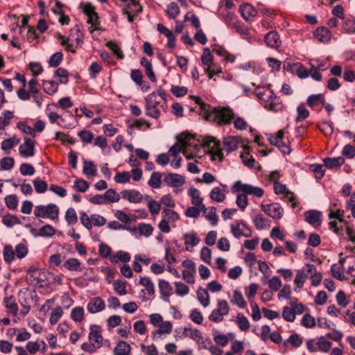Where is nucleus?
Here are the masks:
<instances>
[{"mask_svg": "<svg viewBox=\"0 0 355 355\" xmlns=\"http://www.w3.org/2000/svg\"><path fill=\"white\" fill-rule=\"evenodd\" d=\"M164 182L169 187H179L185 182L184 176L177 173H169L164 179Z\"/></svg>", "mask_w": 355, "mask_h": 355, "instance_id": "13", "label": "nucleus"}, {"mask_svg": "<svg viewBox=\"0 0 355 355\" xmlns=\"http://www.w3.org/2000/svg\"><path fill=\"white\" fill-rule=\"evenodd\" d=\"M297 116L295 119L296 122L306 119L309 116V111L305 107L303 103L299 105L297 108Z\"/></svg>", "mask_w": 355, "mask_h": 355, "instance_id": "52", "label": "nucleus"}, {"mask_svg": "<svg viewBox=\"0 0 355 355\" xmlns=\"http://www.w3.org/2000/svg\"><path fill=\"white\" fill-rule=\"evenodd\" d=\"M178 141L182 144L183 149L177 144L172 146L169 150V152L172 155L176 156L180 152H182L184 155L187 159L193 158V155H190L188 153V147L191 146V144L189 143L191 136L187 134H181L178 137Z\"/></svg>", "mask_w": 355, "mask_h": 355, "instance_id": "4", "label": "nucleus"}, {"mask_svg": "<svg viewBox=\"0 0 355 355\" xmlns=\"http://www.w3.org/2000/svg\"><path fill=\"white\" fill-rule=\"evenodd\" d=\"M203 145L210 148V154L212 155V160L218 159L219 161H223V149L220 148L219 141H217L214 137H206L203 139Z\"/></svg>", "mask_w": 355, "mask_h": 355, "instance_id": "7", "label": "nucleus"}, {"mask_svg": "<svg viewBox=\"0 0 355 355\" xmlns=\"http://www.w3.org/2000/svg\"><path fill=\"white\" fill-rule=\"evenodd\" d=\"M58 88V84L53 80H46L43 82V90L49 95L54 94Z\"/></svg>", "mask_w": 355, "mask_h": 355, "instance_id": "35", "label": "nucleus"}, {"mask_svg": "<svg viewBox=\"0 0 355 355\" xmlns=\"http://www.w3.org/2000/svg\"><path fill=\"white\" fill-rule=\"evenodd\" d=\"M313 36L321 42H327L331 37V31L326 27H318L313 32Z\"/></svg>", "mask_w": 355, "mask_h": 355, "instance_id": "19", "label": "nucleus"}, {"mask_svg": "<svg viewBox=\"0 0 355 355\" xmlns=\"http://www.w3.org/2000/svg\"><path fill=\"white\" fill-rule=\"evenodd\" d=\"M175 293L180 296H184L189 292V288L180 282H175Z\"/></svg>", "mask_w": 355, "mask_h": 355, "instance_id": "63", "label": "nucleus"}, {"mask_svg": "<svg viewBox=\"0 0 355 355\" xmlns=\"http://www.w3.org/2000/svg\"><path fill=\"white\" fill-rule=\"evenodd\" d=\"M230 302L231 303L236 304L240 309H244L246 306V302L241 293L237 290L234 291L233 296L230 300Z\"/></svg>", "mask_w": 355, "mask_h": 355, "instance_id": "30", "label": "nucleus"}, {"mask_svg": "<svg viewBox=\"0 0 355 355\" xmlns=\"http://www.w3.org/2000/svg\"><path fill=\"white\" fill-rule=\"evenodd\" d=\"M236 323L239 328L243 331H245L250 328V322L248 318L243 313H238L236 319Z\"/></svg>", "mask_w": 355, "mask_h": 355, "instance_id": "36", "label": "nucleus"}, {"mask_svg": "<svg viewBox=\"0 0 355 355\" xmlns=\"http://www.w3.org/2000/svg\"><path fill=\"white\" fill-rule=\"evenodd\" d=\"M71 318L75 322H81L84 318V309L81 306H76L71 312Z\"/></svg>", "mask_w": 355, "mask_h": 355, "instance_id": "49", "label": "nucleus"}, {"mask_svg": "<svg viewBox=\"0 0 355 355\" xmlns=\"http://www.w3.org/2000/svg\"><path fill=\"white\" fill-rule=\"evenodd\" d=\"M239 139L236 137L230 136L224 138L223 146L224 149L227 153H230L236 150L238 148Z\"/></svg>", "mask_w": 355, "mask_h": 355, "instance_id": "23", "label": "nucleus"}, {"mask_svg": "<svg viewBox=\"0 0 355 355\" xmlns=\"http://www.w3.org/2000/svg\"><path fill=\"white\" fill-rule=\"evenodd\" d=\"M78 135L80 140L85 144H90L94 139V134L86 130L79 131Z\"/></svg>", "mask_w": 355, "mask_h": 355, "instance_id": "60", "label": "nucleus"}, {"mask_svg": "<svg viewBox=\"0 0 355 355\" xmlns=\"http://www.w3.org/2000/svg\"><path fill=\"white\" fill-rule=\"evenodd\" d=\"M233 192L243 191L245 195H253L261 198L263 195V190L258 187H254L249 184H243L241 181H236L233 187Z\"/></svg>", "mask_w": 355, "mask_h": 355, "instance_id": "8", "label": "nucleus"}, {"mask_svg": "<svg viewBox=\"0 0 355 355\" xmlns=\"http://www.w3.org/2000/svg\"><path fill=\"white\" fill-rule=\"evenodd\" d=\"M130 352V346L125 341H119L114 347V355H129Z\"/></svg>", "mask_w": 355, "mask_h": 355, "instance_id": "28", "label": "nucleus"}, {"mask_svg": "<svg viewBox=\"0 0 355 355\" xmlns=\"http://www.w3.org/2000/svg\"><path fill=\"white\" fill-rule=\"evenodd\" d=\"M89 339L95 348H99L103 345V336H101V328L96 325H92Z\"/></svg>", "mask_w": 355, "mask_h": 355, "instance_id": "12", "label": "nucleus"}, {"mask_svg": "<svg viewBox=\"0 0 355 355\" xmlns=\"http://www.w3.org/2000/svg\"><path fill=\"white\" fill-rule=\"evenodd\" d=\"M184 244L187 245V250H188L187 245H190L193 247L197 245L200 242V239L198 238L195 232L184 234Z\"/></svg>", "mask_w": 355, "mask_h": 355, "instance_id": "37", "label": "nucleus"}, {"mask_svg": "<svg viewBox=\"0 0 355 355\" xmlns=\"http://www.w3.org/2000/svg\"><path fill=\"white\" fill-rule=\"evenodd\" d=\"M230 228L231 233L238 239L242 236L250 237L252 235L251 229L243 220L237 222L236 224L231 225Z\"/></svg>", "mask_w": 355, "mask_h": 355, "instance_id": "9", "label": "nucleus"}, {"mask_svg": "<svg viewBox=\"0 0 355 355\" xmlns=\"http://www.w3.org/2000/svg\"><path fill=\"white\" fill-rule=\"evenodd\" d=\"M63 266L69 271H82L83 269L80 261L76 258H69L64 263Z\"/></svg>", "mask_w": 355, "mask_h": 355, "instance_id": "24", "label": "nucleus"}, {"mask_svg": "<svg viewBox=\"0 0 355 355\" xmlns=\"http://www.w3.org/2000/svg\"><path fill=\"white\" fill-rule=\"evenodd\" d=\"M212 51L219 56L224 57L227 61L234 62L235 57L229 53L224 47L218 44H214L212 46Z\"/></svg>", "mask_w": 355, "mask_h": 355, "instance_id": "26", "label": "nucleus"}, {"mask_svg": "<svg viewBox=\"0 0 355 355\" xmlns=\"http://www.w3.org/2000/svg\"><path fill=\"white\" fill-rule=\"evenodd\" d=\"M146 103V114L150 117L158 119L162 111L164 112L166 111V103L159 100L155 92L147 96Z\"/></svg>", "mask_w": 355, "mask_h": 355, "instance_id": "2", "label": "nucleus"}, {"mask_svg": "<svg viewBox=\"0 0 355 355\" xmlns=\"http://www.w3.org/2000/svg\"><path fill=\"white\" fill-rule=\"evenodd\" d=\"M63 59V54L62 52H56L53 53L49 58L48 63L51 67H57L60 65Z\"/></svg>", "mask_w": 355, "mask_h": 355, "instance_id": "48", "label": "nucleus"}, {"mask_svg": "<svg viewBox=\"0 0 355 355\" xmlns=\"http://www.w3.org/2000/svg\"><path fill=\"white\" fill-rule=\"evenodd\" d=\"M325 168L326 167L322 164H314L310 166L311 171L315 173V178L318 179H321L322 178H323L324 175Z\"/></svg>", "mask_w": 355, "mask_h": 355, "instance_id": "58", "label": "nucleus"}, {"mask_svg": "<svg viewBox=\"0 0 355 355\" xmlns=\"http://www.w3.org/2000/svg\"><path fill=\"white\" fill-rule=\"evenodd\" d=\"M5 306L9 310L10 313L12 315H16L18 311V306L15 302L13 296L6 297L3 300Z\"/></svg>", "mask_w": 355, "mask_h": 355, "instance_id": "31", "label": "nucleus"}, {"mask_svg": "<svg viewBox=\"0 0 355 355\" xmlns=\"http://www.w3.org/2000/svg\"><path fill=\"white\" fill-rule=\"evenodd\" d=\"M182 336L189 337L198 343L202 338L201 333L198 329L189 327H185L184 329Z\"/></svg>", "mask_w": 355, "mask_h": 355, "instance_id": "27", "label": "nucleus"}, {"mask_svg": "<svg viewBox=\"0 0 355 355\" xmlns=\"http://www.w3.org/2000/svg\"><path fill=\"white\" fill-rule=\"evenodd\" d=\"M104 198H105L106 202H118L120 199V196L115 190L114 189H108L105 193H104Z\"/></svg>", "mask_w": 355, "mask_h": 355, "instance_id": "64", "label": "nucleus"}, {"mask_svg": "<svg viewBox=\"0 0 355 355\" xmlns=\"http://www.w3.org/2000/svg\"><path fill=\"white\" fill-rule=\"evenodd\" d=\"M77 37L75 38L76 41V46L73 47L71 44H69V41L71 40V36L72 33H70L69 36L67 38H64V36L62 35L60 33H57L55 36L56 37L61 41V45L65 47L66 51H69L72 53H75L76 52V49L82 46L83 43V35L80 32L79 28H76Z\"/></svg>", "mask_w": 355, "mask_h": 355, "instance_id": "6", "label": "nucleus"}, {"mask_svg": "<svg viewBox=\"0 0 355 355\" xmlns=\"http://www.w3.org/2000/svg\"><path fill=\"white\" fill-rule=\"evenodd\" d=\"M230 312V306L226 300H218L217 308L211 311L209 315V320L214 322H220L223 317Z\"/></svg>", "mask_w": 355, "mask_h": 355, "instance_id": "5", "label": "nucleus"}, {"mask_svg": "<svg viewBox=\"0 0 355 355\" xmlns=\"http://www.w3.org/2000/svg\"><path fill=\"white\" fill-rule=\"evenodd\" d=\"M35 141L29 137H24V143L19 147V154L23 157L34 155Z\"/></svg>", "mask_w": 355, "mask_h": 355, "instance_id": "11", "label": "nucleus"}, {"mask_svg": "<svg viewBox=\"0 0 355 355\" xmlns=\"http://www.w3.org/2000/svg\"><path fill=\"white\" fill-rule=\"evenodd\" d=\"M159 330L153 332V338L155 339L157 334H169L172 331L173 325L169 321L162 322Z\"/></svg>", "mask_w": 355, "mask_h": 355, "instance_id": "29", "label": "nucleus"}, {"mask_svg": "<svg viewBox=\"0 0 355 355\" xmlns=\"http://www.w3.org/2000/svg\"><path fill=\"white\" fill-rule=\"evenodd\" d=\"M264 41L268 46L277 49L281 46V40L277 31L268 32L264 37Z\"/></svg>", "mask_w": 355, "mask_h": 355, "instance_id": "15", "label": "nucleus"}, {"mask_svg": "<svg viewBox=\"0 0 355 355\" xmlns=\"http://www.w3.org/2000/svg\"><path fill=\"white\" fill-rule=\"evenodd\" d=\"M197 297L204 307L209 306L210 300L209 295L206 289L200 288L197 291Z\"/></svg>", "mask_w": 355, "mask_h": 355, "instance_id": "34", "label": "nucleus"}, {"mask_svg": "<svg viewBox=\"0 0 355 355\" xmlns=\"http://www.w3.org/2000/svg\"><path fill=\"white\" fill-rule=\"evenodd\" d=\"M253 222L255 227L257 230H261L266 227L268 220L265 218L262 214H259L254 216L253 218Z\"/></svg>", "mask_w": 355, "mask_h": 355, "instance_id": "53", "label": "nucleus"}, {"mask_svg": "<svg viewBox=\"0 0 355 355\" xmlns=\"http://www.w3.org/2000/svg\"><path fill=\"white\" fill-rule=\"evenodd\" d=\"M318 350L327 352L331 347V343L327 340L324 336H320L317 342Z\"/></svg>", "mask_w": 355, "mask_h": 355, "instance_id": "59", "label": "nucleus"}, {"mask_svg": "<svg viewBox=\"0 0 355 355\" xmlns=\"http://www.w3.org/2000/svg\"><path fill=\"white\" fill-rule=\"evenodd\" d=\"M162 214V218L168 222L175 221L179 218V215L176 211L168 208L164 209Z\"/></svg>", "mask_w": 355, "mask_h": 355, "instance_id": "46", "label": "nucleus"}, {"mask_svg": "<svg viewBox=\"0 0 355 355\" xmlns=\"http://www.w3.org/2000/svg\"><path fill=\"white\" fill-rule=\"evenodd\" d=\"M295 73L300 78H306L310 76L309 71L307 70L301 63H294Z\"/></svg>", "mask_w": 355, "mask_h": 355, "instance_id": "47", "label": "nucleus"}, {"mask_svg": "<svg viewBox=\"0 0 355 355\" xmlns=\"http://www.w3.org/2000/svg\"><path fill=\"white\" fill-rule=\"evenodd\" d=\"M60 214L59 207L53 203L47 205H37L35 207L34 215L37 218H49L52 220L58 218Z\"/></svg>", "mask_w": 355, "mask_h": 355, "instance_id": "3", "label": "nucleus"}, {"mask_svg": "<svg viewBox=\"0 0 355 355\" xmlns=\"http://www.w3.org/2000/svg\"><path fill=\"white\" fill-rule=\"evenodd\" d=\"M2 223L6 226L10 227L15 225L21 224V220L15 215H7L3 217Z\"/></svg>", "mask_w": 355, "mask_h": 355, "instance_id": "44", "label": "nucleus"}, {"mask_svg": "<svg viewBox=\"0 0 355 355\" xmlns=\"http://www.w3.org/2000/svg\"><path fill=\"white\" fill-rule=\"evenodd\" d=\"M139 284L146 287L147 293L149 295H153L155 294V287L151 279L146 277H141L139 281Z\"/></svg>", "mask_w": 355, "mask_h": 355, "instance_id": "33", "label": "nucleus"}, {"mask_svg": "<svg viewBox=\"0 0 355 355\" xmlns=\"http://www.w3.org/2000/svg\"><path fill=\"white\" fill-rule=\"evenodd\" d=\"M55 76L59 78L60 84H66L69 81V72L64 68H58L55 71Z\"/></svg>", "mask_w": 355, "mask_h": 355, "instance_id": "51", "label": "nucleus"}, {"mask_svg": "<svg viewBox=\"0 0 355 355\" xmlns=\"http://www.w3.org/2000/svg\"><path fill=\"white\" fill-rule=\"evenodd\" d=\"M322 101L323 94H311L306 99L308 105L312 108L317 107Z\"/></svg>", "mask_w": 355, "mask_h": 355, "instance_id": "39", "label": "nucleus"}, {"mask_svg": "<svg viewBox=\"0 0 355 355\" xmlns=\"http://www.w3.org/2000/svg\"><path fill=\"white\" fill-rule=\"evenodd\" d=\"M65 220L68 225H72L78 222V217L76 212L73 208H69L65 213Z\"/></svg>", "mask_w": 355, "mask_h": 355, "instance_id": "45", "label": "nucleus"}, {"mask_svg": "<svg viewBox=\"0 0 355 355\" xmlns=\"http://www.w3.org/2000/svg\"><path fill=\"white\" fill-rule=\"evenodd\" d=\"M216 212V207H211L208 208L207 211L205 214L206 219L209 220L211 223V224L214 226L216 225L218 223V216Z\"/></svg>", "mask_w": 355, "mask_h": 355, "instance_id": "43", "label": "nucleus"}, {"mask_svg": "<svg viewBox=\"0 0 355 355\" xmlns=\"http://www.w3.org/2000/svg\"><path fill=\"white\" fill-rule=\"evenodd\" d=\"M15 250L11 245H6L3 250V256L6 263L12 262L15 259Z\"/></svg>", "mask_w": 355, "mask_h": 355, "instance_id": "50", "label": "nucleus"}, {"mask_svg": "<svg viewBox=\"0 0 355 355\" xmlns=\"http://www.w3.org/2000/svg\"><path fill=\"white\" fill-rule=\"evenodd\" d=\"M114 288L115 291L120 295H124L127 293L125 288L126 282L120 279L114 282Z\"/></svg>", "mask_w": 355, "mask_h": 355, "instance_id": "62", "label": "nucleus"}, {"mask_svg": "<svg viewBox=\"0 0 355 355\" xmlns=\"http://www.w3.org/2000/svg\"><path fill=\"white\" fill-rule=\"evenodd\" d=\"M261 208L268 216L274 218L279 219L282 217L284 209L278 203H272L270 205H261Z\"/></svg>", "mask_w": 355, "mask_h": 355, "instance_id": "10", "label": "nucleus"}, {"mask_svg": "<svg viewBox=\"0 0 355 355\" xmlns=\"http://www.w3.org/2000/svg\"><path fill=\"white\" fill-rule=\"evenodd\" d=\"M159 289L162 295V298L164 301L169 302L168 297L172 294L173 288L170 284L164 279L159 282Z\"/></svg>", "mask_w": 355, "mask_h": 355, "instance_id": "21", "label": "nucleus"}, {"mask_svg": "<svg viewBox=\"0 0 355 355\" xmlns=\"http://www.w3.org/2000/svg\"><path fill=\"white\" fill-rule=\"evenodd\" d=\"M121 194L123 198L128 200L130 202L137 203L142 200V195L141 193L135 189L124 190L121 192Z\"/></svg>", "mask_w": 355, "mask_h": 355, "instance_id": "20", "label": "nucleus"}, {"mask_svg": "<svg viewBox=\"0 0 355 355\" xmlns=\"http://www.w3.org/2000/svg\"><path fill=\"white\" fill-rule=\"evenodd\" d=\"M15 164V159L11 157H5L0 161L1 168L3 171L11 170Z\"/></svg>", "mask_w": 355, "mask_h": 355, "instance_id": "56", "label": "nucleus"}, {"mask_svg": "<svg viewBox=\"0 0 355 355\" xmlns=\"http://www.w3.org/2000/svg\"><path fill=\"white\" fill-rule=\"evenodd\" d=\"M33 183L34 189L37 193H44L47 190L48 184L45 181L36 179L33 180Z\"/></svg>", "mask_w": 355, "mask_h": 355, "instance_id": "61", "label": "nucleus"}, {"mask_svg": "<svg viewBox=\"0 0 355 355\" xmlns=\"http://www.w3.org/2000/svg\"><path fill=\"white\" fill-rule=\"evenodd\" d=\"M195 102L200 105V113L202 117L209 121H214L218 124H230L234 118L233 110L229 107H211L204 103L200 97L192 96Z\"/></svg>", "mask_w": 355, "mask_h": 355, "instance_id": "1", "label": "nucleus"}, {"mask_svg": "<svg viewBox=\"0 0 355 355\" xmlns=\"http://www.w3.org/2000/svg\"><path fill=\"white\" fill-rule=\"evenodd\" d=\"M318 128L326 136L331 135L334 132V125L331 121H322L318 125Z\"/></svg>", "mask_w": 355, "mask_h": 355, "instance_id": "42", "label": "nucleus"}, {"mask_svg": "<svg viewBox=\"0 0 355 355\" xmlns=\"http://www.w3.org/2000/svg\"><path fill=\"white\" fill-rule=\"evenodd\" d=\"M180 8L175 2H171L168 5L166 12L171 19H175L180 14Z\"/></svg>", "mask_w": 355, "mask_h": 355, "instance_id": "54", "label": "nucleus"}, {"mask_svg": "<svg viewBox=\"0 0 355 355\" xmlns=\"http://www.w3.org/2000/svg\"><path fill=\"white\" fill-rule=\"evenodd\" d=\"M105 307L104 301L100 297H93L87 304V311L96 313L103 311Z\"/></svg>", "mask_w": 355, "mask_h": 355, "instance_id": "16", "label": "nucleus"}, {"mask_svg": "<svg viewBox=\"0 0 355 355\" xmlns=\"http://www.w3.org/2000/svg\"><path fill=\"white\" fill-rule=\"evenodd\" d=\"M189 195L191 198V203L194 206H199L202 204V198L200 196V191L194 187H191L189 191Z\"/></svg>", "mask_w": 355, "mask_h": 355, "instance_id": "40", "label": "nucleus"}, {"mask_svg": "<svg viewBox=\"0 0 355 355\" xmlns=\"http://www.w3.org/2000/svg\"><path fill=\"white\" fill-rule=\"evenodd\" d=\"M131 259L130 254L125 251L119 250L112 256H110V260L113 263H116L119 261L127 263Z\"/></svg>", "mask_w": 355, "mask_h": 355, "instance_id": "25", "label": "nucleus"}, {"mask_svg": "<svg viewBox=\"0 0 355 355\" xmlns=\"http://www.w3.org/2000/svg\"><path fill=\"white\" fill-rule=\"evenodd\" d=\"M162 173L159 172H153L148 182V184L153 189H158L160 187L162 182Z\"/></svg>", "mask_w": 355, "mask_h": 355, "instance_id": "38", "label": "nucleus"}, {"mask_svg": "<svg viewBox=\"0 0 355 355\" xmlns=\"http://www.w3.org/2000/svg\"><path fill=\"white\" fill-rule=\"evenodd\" d=\"M324 166L327 168H338L345 163V159L342 157H326L323 159Z\"/></svg>", "mask_w": 355, "mask_h": 355, "instance_id": "22", "label": "nucleus"}, {"mask_svg": "<svg viewBox=\"0 0 355 355\" xmlns=\"http://www.w3.org/2000/svg\"><path fill=\"white\" fill-rule=\"evenodd\" d=\"M62 315L63 311L61 306H58L53 309L51 311L49 318L50 324L52 325L55 324L59 321Z\"/></svg>", "mask_w": 355, "mask_h": 355, "instance_id": "41", "label": "nucleus"}, {"mask_svg": "<svg viewBox=\"0 0 355 355\" xmlns=\"http://www.w3.org/2000/svg\"><path fill=\"white\" fill-rule=\"evenodd\" d=\"M265 107L270 111L277 112L282 110L283 105L281 102L279 97L273 95L270 96L268 100L266 102Z\"/></svg>", "mask_w": 355, "mask_h": 355, "instance_id": "17", "label": "nucleus"}, {"mask_svg": "<svg viewBox=\"0 0 355 355\" xmlns=\"http://www.w3.org/2000/svg\"><path fill=\"white\" fill-rule=\"evenodd\" d=\"M210 198L216 202H220L225 199V195L219 187H214L210 192Z\"/></svg>", "mask_w": 355, "mask_h": 355, "instance_id": "57", "label": "nucleus"}, {"mask_svg": "<svg viewBox=\"0 0 355 355\" xmlns=\"http://www.w3.org/2000/svg\"><path fill=\"white\" fill-rule=\"evenodd\" d=\"M96 168L92 161L85 160L83 162V173L87 177H93L96 175Z\"/></svg>", "mask_w": 355, "mask_h": 355, "instance_id": "32", "label": "nucleus"}, {"mask_svg": "<svg viewBox=\"0 0 355 355\" xmlns=\"http://www.w3.org/2000/svg\"><path fill=\"white\" fill-rule=\"evenodd\" d=\"M239 11L245 20H250L257 15V10L249 3H243L240 6Z\"/></svg>", "mask_w": 355, "mask_h": 355, "instance_id": "18", "label": "nucleus"}, {"mask_svg": "<svg viewBox=\"0 0 355 355\" xmlns=\"http://www.w3.org/2000/svg\"><path fill=\"white\" fill-rule=\"evenodd\" d=\"M5 204L10 209H15L18 205V199L16 195L10 194L5 197Z\"/></svg>", "mask_w": 355, "mask_h": 355, "instance_id": "55", "label": "nucleus"}, {"mask_svg": "<svg viewBox=\"0 0 355 355\" xmlns=\"http://www.w3.org/2000/svg\"><path fill=\"white\" fill-rule=\"evenodd\" d=\"M305 220L311 225L320 226L321 225L322 213L317 210L306 211L304 214Z\"/></svg>", "mask_w": 355, "mask_h": 355, "instance_id": "14", "label": "nucleus"}]
</instances>
